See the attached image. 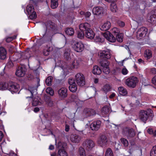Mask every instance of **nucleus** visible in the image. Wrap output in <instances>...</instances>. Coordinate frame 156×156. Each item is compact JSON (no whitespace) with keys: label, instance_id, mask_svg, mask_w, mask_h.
<instances>
[{"label":"nucleus","instance_id":"f257e3e1","mask_svg":"<svg viewBox=\"0 0 156 156\" xmlns=\"http://www.w3.org/2000/svg\"><path fill=\"white\" fill-rule=\"evenodd\" d=\"M153 115L152 110L148 109L147 111H141L140 113L139 117L140 119L145 123L149 117H151L152 118Z\"/></svg>","mask_w":156,"mask_h":156},{"label":"nucleus","instance_id":"f03ea898","mask_svg":"<svg viewBox=\"0 0 156 156\" xmlns=\"http://www.w3.org/2000/svg\"><path fill=\"white\" fill-rule=\"evenodd\" d=\"M138 80L137 77L134 76L127 78L125 82V84L129 87L134 88L135 87Z\"/></svg>","mask_w":156,"mask_h":156},{"label":"nucleus","instance_id":"7ed1b4c3","mask_svg":"<svg viewBox=\"0 0 156 156\" xmlns=\"http://www.w3.org/2000/svg\"><path fill=\"white\" fill-rule=\"evenodd\" d=\"M72 48L75 51L80 52L84 50V46L83 44L81 42H76L72 44Z\"/></svg>","mask_w":156,"mask_h":156},{"label":"nucleus","instance_id":"20e7f679","mask_svg":"<svg viewBox=\"0 0 156 156\" xmlns=\"http://www.w3.org/2000/svg\"><path fill=\"white\" fill-rule=\"evenodd\" d=\"M26 10L30 19L36 18L37 14L36 12L34 11V8L32 5L30 4L28 5L27 7Z\"/></svg>","mask_w":156,"mask_h":156},{"label":"nucleus","instance_id":"39448f33","mask_svg":"<svg viewBox=\"0 0 156 156\" xmlns=\"http://www.w3.org/2000/svg\"><path fill=\"white\" fill-rule=\"evenodd\" d=\"M100 64L102 67L103 72L105 74H108L110 71L109 67V62L107 60H105L101 61Z\"/></svg>","mask_w":156,"mask_h":156},{"label":"nucleus","instance_id":"423d86ee","mask_svg":"<svg viewBox=\"0 0 156 156\" xmlns=\"http://www.w3.org/2000/svg\"><path fill=\"white\" fill-rule=\"evenodd\" d=\"M75 80L77 84L80 86H82L85 84L84 76L80 73H78L76 75Z\"/></svg>","mask_w":156,"mask_h":156},{"label":"nucleus","instance_id":"0eeeda50","mask_svg":"<svg viewBox=\"0 0 156 156\" xmlns=\"http://www.w3.org/2000/svg\"><path fill=\"white\" fill-rule=\"evenodd\" d=\"M122 133L123 135L127 136L128 138L133 137L135 134V132L133 129L128 127L123 128Z\"/></svg>","mask_w":156,"mask_h":156},{"label":"nucleus","instance_id":"6e6552de","mask_svg":"<svg viewBox=\"0 0 156 156\" xmlns=\"http://www.w3.org/2000/svg\"><path fill=\"white\" fill-rule=\"evenodd\" d=\"M8 90L12 93L17 92L19 90L20 86L17 83L12 82H9Z\"/></svg>","mask_w":156,"mask_h":156},{"label":"nucleus","instance_id":"1a4fd4ad","mask_svg":"<svg viewBox=\"0 0 156 156\" xmlns=\"http://www.w3.org/2000/svg\"><path fill=\"white\" fill-rule=\"evenodd\" d=\"M147 31V29L145 27H142L138 29L137 32V38L138 39H141L145 36Z\"/></svg>","mask_w":156,"mask_h":156},{"label":"nucleus","instance_id":"9d476101","mask_svg":"<svg viewBox=\"0 0 156 156\" xmlns=\"http://www.w3.org/2000/svg\"><path fill=\"white\" fill-rule=\"evenodd\" d=\"M58 93L59 98L63 99L67 96V89L65 87H62L58 90Z\"/></svg>","mask_w":156,"mask_h":156},{"label":"nucleus","instance_id":"9b49d317","mask_svg":"<svg viewBox=\"0 0 156 156\" xmlns=\"http://www.w3.org/2000/svg\"><path fill=\"white\" fill-rule=\"evenodd\" d=\"M103 36L110 42H114L116 41L115 37L109 31H107L104 33Z\"/></svg>","mask_w":156,"mask_h":156},{"label":"nucleus","instance_id":"f8f14e48","mask_svg":"<svg viewBox=\"0 0 156 156\" xmlns=\"http://www.w3.org/2000/svg\"><path fill=\"white\" fill-rule=\"evenodd\" d=\"M95 111L91 109L86 108L84 109L83 115L85 117L94 116L95 115Z\"/></svg>","mask_w":156,"mask_h":156},{"label":"nucleus","instance_id":"ddd939ff","mask_svg":"<svg viewBox=\"0 0 156 156\" xmlns=\"http://www.w3.org/2000/svg\"><path fill=\"white\" fill-rule=\"evenodd\" d=\"M98 143L102 147L105 146L107 144V139L106 136L105 135H101L98 139Z\"/></svg>","mask_w":156,"mask_h":156},{"label":"nucleus","instance_id":"4468645a","mask_svg":"<svg viewBox=\"0 0 156 156\" xmlns=\"http://www.w3.org/2000/svg\"><path fill=\"white\" fill-rule=\"evenodd\" d=\"M101 122L99 120L94 121L90 125V128L93 130L97 131L100 127Z\"/></svg>","mask_w":156,"mask_h":156},{"label":"nucleus","instance_id":"2eb2a0df","mask_svg":"<svg viewBox=\"0 0 156 156\" xmlns=\"http://www.w3.org/2000/svg\"><path fill=\"white\" fill-rule=\"evenodd\" d=\"M104 10L103 8L101 7L96 6L94 7L92 9L93 13L95 15H99L103 14Z\"/></svg>","mask_w":156,"mask_h":156},{"label":"nucleus","instance_id":"dca6fc26","mask_svg":"<svg viewBox=\"0 0 156 156\" xmlns=\"http://www.w3.org/2000/svg\"><path fill=\"white\" fill-rule=\"evenodd\" d=\"M84 144L85 147L88 150H91L95 146L94 142L91 140H86Z\"/></svg>","mask_w":156,"mask_h":156},{"label":"nucleus","instance_id":"f3484780","mask_svg":"<svg viewBox=\"0 0 156 156\" xmlns=\"http://www.w3.org/2000/svg\"><path fill=\"white\" fill-rule=\"evenodd\" d=\"M111 51L109 50H104L101 52L100 55L101 57L105 58L108 59H109L111 57Z\"/></svg>","mask_w":156,"mask_h":156},{"label":"nucleus","instance_id":"a211bd4d","mask_svg":"<svg viewBox=\"0 0 156 156\" xmlns=\"http://www.w3.org/2000/svg\"><path fill=\"white\" fill-rule=\"evenodd\" d=\"M25 73V68L21 67L19 66L17 69L16 72V75L19 77L23 76Z\"/></svg>","mask_w":156,"mask_h":156},{"label":"nucleus","instance_id":"6ab92c4d","mask_svg":"<svg viewBox=\"0 0 156 156\" xmlns=\"http://www.w3.org/2000/svg\"><path fill=\"white\" fill-rule=\"evenodd\" d=\"M95 35L94 32L90 28L85 33V36L87 38L90 39H93L95 36Z\"/></svg>","mask_w":156,"mask_h":156},{"label":"nucleus","instance_id":"aec40b11","mask_svg":"<svg viewBox=\"0 0 156 156\" xmlns=\"http://www.w3.org/2000/svg\"><path fill=\"white\" fill-rule=\"evenodd\" d=\"M79 27L81 31H85V32L90 28V25L89 23H85L80 24L79 26Z\"/></svg>","mask_w":156,"mask_h":156},{"label":"nucleus","instance_id":"412c9836","mask_svg":"<svg viewBox=\"0 0 156 156\" xmlns=\"http://www.w3.org/2000/svg\"><path fill=\"white\" fill-rule=\"evenodd\" d=\"M111 26V23L109 21H106L103 23L100 27L101 30L106 31L109 29Z\"/></svg>","mask_w":156,"mask_h":156},{"label":"nucleus","instance_id":"4be33fe9","mask_svg":"<svg viewBox=\"0 0 156 156\" xmlns=\"http://www.w3.org/2000/svg\"><path fill=\"white\" fill-rule=\"evenodd\" d=\"M41 99L38 97H36L32 99V105L33 106L37 105H40L42 104Z\"/></svg>","mask_w":156,"mask_h":156},{"label":"nucleus","instance_id":"5701e85b","mask_svg":"<svg viewBox=\"0 0 156 156\" xmlns=\"http://www.w3.org/2000/svg\"><path fill=\"white\" fill-rule=\"evenodd\" d=\"M37 91V88L36 87H30V89L27 90V93L30 94V96L29 97H27L26 98H29L31 99V97L33 96V94L36 92Z\"/></svg>","mask_w":156,"mask_h":156},{"label":"nucleus","instance_id":"b1692460","mask_svg":"<svg viewBox=\"0 0 156 156\" xmlns=\"http://www.w3.org/2000/svg\"><path fill=\"white\" fill-rule=\"evenodd\" d=\"M71 141L73 143H78L80 140V137L77 134H73L71 136Z\"/></svg>","mask_w":156,"mask_h":156},{"label":"nucleus","instance_id":"393cba45","mask_svg":"<svg viewBox=\"0 0 156 156\" xmlns=\"http://www.w3.org/2000/svg\"><path fill=\"white\" fill-rule=\"evenodd\" d=\"M6 51L3 47H0V58L2 59H5L6 57Z\"/></svg>","mask_w":156,"mask_h":156},{"label":"nucleus","instance_id":"a878e982","mask_svg":"<svg viewBox=\"0 0 156 156\" xmlns=\"http://www.w3.org/2000/svg\"><path fill=\"white\" fill-rule=\"evenodd\" d=\"M101 73V70L97 66H95L93 67L92 73L95 75H100Z\"/></svg>","mask_w":156,"mask_h":156},{"label":"nucleus","instance_id":"bb28decb","mask_svg":"<svg viewBox=\"0 0 156 156\" xmlns=\"http://www.w3.org/2000/svg\"><path fill=\"white\" fill-rule=\"evenodd\" d=\"M79 65V61L77 60H74L72 62L70 68L71 69L77 68Z\"/></svg>","mask_w":156,"mask_h":156},{"label":"nucleus","instance_id":"cd10ccee","mask_svg":"<svg viewBox=\"0 0 156 156\" xmlns=\"http://www.w3.org/2000/svg\"><path fill=\"white\" fill-rule=\"evenodd\" d=\"M118 90L119 94L123 96H125L127 94L126 89L123 87H119Z\"/></svg>","mask_w":156,"mask_h":156},{"label":"nucleus","instance_id":"c85d7f7f","mask_svg":"<svg viewBox=\"0 0 156 156\" xmlns=\"http://www.w3.org/2000/svg\"><path fill=\"white\" fill-rule=\"evenodd\" d=\"M155 13V14L151 16L149 19V22L152 24L156 23V12Z\"/></svg>","mask_w":156,"mask_h":156},{"label":"nucleus","instance_id":"c756f323","mask_svg":"<svg viewBox=\"0 0 156 156\" xmlns=\"http://www.w3.org/2000/svg\"><path fill=\"white\" fill-rule=\"evenodd\" d=\"M110 111L109 108L107 106L104 107L101 109V113L103 115L108 114Z\"/></svg>","mask_w":156,"mask_h":156},{"label":"nucleus","instance_id":"7c9ffc66","mask_svg":"<svg viewBox=\"0 0 156 156\" xmlns=\"http://www.w3.org/2000/svg\"><path fill=\"white\" fill-rule=\"evenodd\" d=\"M9 83H8L4 82L0 83V90H8Z\"/></svg>","mask_w":156,"mask_h":156},{"label":"nucleus","instance_id":"2f4dec72","mask_svg":"<svg viewBox=\"0 0 156 156\" xmlns=\"http://www.w3.org/2000/svg\"><path fill=\"white\" fill-rule=\"evenodd\" d=\"M52 48L51 47L47 46L44 50L43 54L45 56H47L49 54V52L51 51Z\"/></svg>","mask_w":156,"mask_h":156},{"label":"nucleus","instance_id":"473e14b6","mask_svg":"<svg viewBox=\"0 0 156 156\" xmlns=\"http://www.w3.org/2000/svg\"><path fill=\"white\" fill-rule=\"evenodd\" d=\"M58 0H51V7L52 9L56 8L58 6Z\"/></svg>","mask_w":156,"mask_h":156},{"label":"nucleus","instance_id":"72a5a7b5","mask_svg":"<svg viewBox=\"0 0 156 156\" xmlns=\"http://www.w3.org/2000/svg\"><path fill=\"white\" fill-rule=\"evenodd\" d=\"M152 52L149 50H146L144 52V56L147 59L150 58L152 57Z\"/></svg>","mask_w":156,"mask_h":156},{"label":"nucleus","instance_id":"f704fd0d","mask_svg":"<svg viewBox=\"0 0 156 156\" xmlns=\"http://www.w3.org/2000/svg\"><path fill=\"white\" fill-rule=\"evenodd\" d=\"M123 34L122 33H119L116 36V40L119 42H122L123 41Z\"/></svg>","mask_w":156,"mask_h":156},{"label":"nucleus","instance_id":"c9c22d12","mask_svg":"<svg viewBox=\"0 0 156 156\" xmlns=\"http://www.w3.org/2000/svg\"><path fill=\"white\" fill-rule=\"evenodd\" d=\"M57 156H68V155L64 150H59Z\"/></svg>","mask_w":156,"mask_h":156},{"label":"nucleus","instance_id":"e433bc0d","mask_svg":"<svg viewBox=\"0 0 156 156\" xmlns=\"http://www.w3.org/2000/svg\"><path fill=\"white\" fill-rule=\"evenodd\" d=\"M65 32L69 36L73 35L74 33V30L72 28H67Z\"/></svg>","mask_w":156,"mask_h":156},{"label":"nucleus","instance_id":"4c0bfd02","mask_svg":"<svg viewBox=\"0 0 156 156\" xmlns=\"http://www.w3.org/2000/svg\"><path fill=\"white\" fill-rule=\"evenodd\" d=\"M46 27L47 28H49L51 29H55V23L49 21L46 24Z\"/></svg>","mask_w":156,"mask_h":156},{"label":"nucleus","instance_id":"58836bf2","mask_svg":"<svg viewBox=\"0 0 156 156\" xmlns=\"http://www.w3.org/2000/svg\"><path fill=\"white\" fill-rule=\"evenodd\" d=\"M66 144L64 143H63L61 142H59L56 145V147L58 150H64V147Z\"/></svg>","mask_w":156,"mask_h":156},{"label":"nucleus","instance_id":"ea45409f","mask_svg":"<svg viewBox=\"0 0 156 156\" xmlns=\"http://www.w3.org/2000/svg\"><path fill=\"white\" fill-rule=\"evenodd\" d=\"M111 87L110 85L107 84L105 85L102 87L103 91L106 94L110 90Z\"/></svg>","mask_w":156,"mask_h":156},{"label":"nucleus","instance_id":"a19ab883","mask_svg":"<svg viewBox=\"0 0 156 156\" xmlns=\"http://www.w3.org/2000/svg\"><path fill=\"white\" fill-rule=\"evenodd\" d=\"M110 9L111 11L113 13L116 12L117 10V8L115 2L111 3L110 5Z\"/></svg>","mask_w":156,"mask_h":156},{"label":"nucleus","instance_id":"79ce46f5","mask_svg":"<svg viewBox=\"0 0 156 156\" xmlns=\"http://www.w3.org/2000/svg\"><path fill=\"white\" fill-rule=\"evenodd\" d=\"M70 100L72 101L77 102L79 101L77 95L72 94L70 96Z\"/></svg>","mask_w":156,"mask_h":156},{"label":"nucleus","instance_id":"37998d69","mask_svg":"<svg viewBox=\"0 0 156 156\" xmlns=\"http://www.w3.org/2000/svg\"><path fill=\"white\" fill-rule=\"evenodd\" d=\"M69 89L70 91L72 92H75L77 89V87L76 84H72L69 86Z\"/></svg>","mask_w":156,"mask_h":156},{"label":"nucleus","instance_id":"c03bdc74","mask_svg":"<svg viewBox=\"0 0 156 156\" xmlns=\"http://www.w3.org/2000/svg\"><path fill=\"white\" fill-rule=\"evenodd\" d=\"M53 77L51 76H49L47 77L46 80V83L48 86H51V82Z\"/></svg>","mask_w":156,"mask_h":156},{"label":"nucleus","instance_id":"a18cd8bd","mask_svg":"<svg viewBox=\"0 0 156 156\" xmlns=\"http://www.w3.org/2000/svg\"><path fill=\"white\" fill-rule=\"evenodd\" d=\"M79 153L80 156H86L85 151L82 147L79 148Z\"/></svg>","mask_w":156,"mask_h":156},{"label":"nucleus","instance_id":"49530a36","mask_svg":"<svg viewBox=\"0 0 156 156\" xmlns=\"http://www.w3.org/2000/svg\"><path fill=\"white\" fill-rule=\"evenodd\" d=\"M46 92L50 94L51 95H53L54 94V92L51 87H49L46 90Z\"/></svg>","mask_w":156,"mask_h":156},{"label":"nucleus","instance_id":"de8ad7c7","mask_svg":"<svg viewBox=\"0 0 156 156\" xmlns=\"http://www.w3.org/2000/svg\"><path fill=\"white\" fill-rule=\"evenodd\" d=\"M111 32L112 33L117 34V35L119 33V30L116 27H114L111 29Z\"/></svg>","mask_w":156,"mask_h":156},{"label":"nucleus","instance_id":"09e8293b","mask_svg":"<svg viewBox=\"0 0 156 156\" xmlns=\"http://www.w3.org/2000/svg\"><path fill=\"white\" fill-rule=\"evenodd\" d=\"M94 40L96 42H103L104 41V39L101 38L100 35H97L94 39Z\"/></svg>","mask_w":156,"mask_h":156},{"label":"nucleus","instance_id":"8fccbe9b","mask_svg":"<svg viewBox=\"0 0 156 156\" xmlns=\"http://www.w3.org/2000/svg\"><path fill=\"white\" fill-rule=\"evenodd\" d=\"M150 154L151 156H156V145L153 147Z\"/></svg>","mask_w":156,"mask_h":156},{"label":"nucleus","instance_id":"3c124183","mask_svg":"<svg viewBox=\"0 0 156 156\" xmlns=\"http://www.w3.org/2000/svg\"><path fill=\"white\" fill-rule=\"evenodd\" d=\"M105 156H113V152L110 148L107 150Z\"/></svg>","mask_w":156,"mask_h":156},{"label":"nucleus","instance_id":"603ef678","mask_svg":"<svg viewBox=\"0 0 156 156\" xmlns=\"http://www.w3.org/2000/svg\"><path fill=\"white\" fill-rule=\"evenodd\" d=\"M121 140L122 143L126 147L128 145V141L126 139L124 138H122L121 139Z\"/></svg>","mask_w":156,"mask_h":156},{"label":"nucleus","instance_id":"864d4df0","mask_svg":"<svg viewBox=\"0 0 156 156\" xmlns=\"http://www.w3.org/2000/svg\"><path fill=\"white\" fill-rule=\"evenodd\" d=\"M84 34L83 31L78 32L77 33L78 37L80 39L83 38L84 37Z\"/></svg>","mask_w":156,"mask_h":156},{"label":"nucleus","instance_id":"5fc2aeb1","mask_svg":"<svg viewBox=\"0 0 156 156\" xmlns=\"http://www.w3.org/2000/svg\"><path fill=\"white\" fill-rule=\"evenodd\" d=\"M120 72V69L119 67H117L114 69L112 72L114 75L118 74Z\"/></svg>","mask_w":156,"mask_h":156},{"label":"nucleus","instance_id":"6e6d98bb","mask_svg":"<svg viewBox=\"0 0 156 156\" xmlns=\"http://www.w3.org/2000/svg\"><path fill=\"white\" fill-rule=\"evenodd\" d=\"M16 36H14L12 37H8L6 38V41L7 42H9L16 38Z\"/></svg>","mask_w":156,"mask_h":156},{"label":"nucleus","instance_id":"4d7b16f0","mask_svg":"<svg viewBox=\"0 0 156 156\" xmlns=\"http://www.w3.org/2000/svg\"><path fill=\"white\" fill-rule=\"evenodd\" d=\"M69 83V85L76 84L75 82H74V80L72 78H70L69 79L68 81Z\"/></svg>","mask_w":156,"mask_h":156},{"label":"nucleus","instance_id":"13d9d810","mask_svg":"<svg viewBox=\"0 0 156 156\" xmlns=\"http://www.w3.org/2000/svg\"><path fill=\"white\" fill-rule=\"evenodd\" d=\"M150 73L153 75L156 74V69L155 68H152L151 69Z\"/></svg>","mask_w":156,"mask_h":156},{"label":"nucleus","instance_id":"bf43d9fd","mask_svg":"<svg viewBox=\"0 0 156 156\" xmlns=\"http://www.w3.org/2000/svg\"><path fill=\"white\" fill-rule=\"evenodd\" d=\"M121 72L123 75H125L128 73V71L126 69L124 68L122 69Z\"/></svg>","mask_w":156,"mask_h":156},{"label":"nucleus","instance_id":"052dcab7","mask_svg":"<svg viewBox=\"0 0 156 156\" xmlns=\"http://www.w3.org/2000/svg\"><path fill=\"white\" fill-rule=\"evenodd\" d=\"M118 24L121 27H123L125 25V23L122 21H119L118 22Z\"/></svg>","mask_w":156,"mask_h":156},{"label":"nucleus","instance_id":"680f3d73","mask_svg":"<svg viewBox=\"0 0 156 156\" xmlns=\"http://www.w3.org/2000/svg\"><path fill=\"white\" fill-rule=\"evenodd\" d=\"M53 101L51 100H49L48 101V105L50 107H51L53 106Z\"/></svg>","mask_w":156,"mask_h":156},{"label":"nucleus","instance_id":"e2e57ef3","mask_svg":"<svg viewBox=\"0 0 156 156\" xmlns=\"http://www.w3.org/2000/svg\"><path fill=\"white\" fill-rule=\"evenodd\" d=\"M152 83L155 85H156V76H155L152 79Z\"/></svg>","mask_w":156,"mask_h":156},{"label":"nucleus","instance_id":"0e129e2a","mask_svg":"<svg viewBox=\"0 0 156 156\" xmlns=\"http://www.w3.org/2000/svg\"><path fill=\"white\" fill-rule=\"evenodd\" d=\"M64 56L67 59H68L69 58V54L68 53L65 52L64 54Z\"/></svg>","mask_w":156,"mask_h":156},{"label":"nucleus","instance_id":"69168bd1","mask_svg":"<svg viewBox=\"0 0 156 156\" xmlns=\"http://www.w3.org/2000/svg\"><path fill=\"white\" fill-rule=\"evenodd\" d=\"M154 130L151 128H149L147 130V132L150 134H152Z\"/></svg>","mask_w":156,"mask_h":156},{"label":"nucleus","instance_id":"338daca9","mask_svg":"<svg viewBox=\"0 0 156 156\" xmlns=\"http://www.w3.org/2000/svg\"><path fill=\"white\" fill-rule=\"evenodd\" d=\"M85 15L86 17H89L90 16L91 13L89 12H87L85 13Z\"/></svg>","mask_w":156,"mask_h":156},{"label":"nucleus","instance_id":"774afa93","mask_svg":"<svg viewBox=\"0 0 156 156\" xmlns=\"http://www.w3.org/2000/svg\"><path fill=\"white\" fill-rule=\"evenodd\" d=\"M40 110L39 108L38 107H35L34 108V111L35 112H39Z\"/></svg>","mask_w":156,"mask_h":156}]
</instances>
